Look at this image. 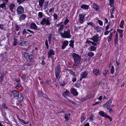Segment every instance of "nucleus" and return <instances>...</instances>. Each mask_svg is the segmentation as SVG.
Masks as SVG:
<instances>
[{
	"label": "nucleus",
	"mask_w": 126,
	"mask_h": 126,
	"mask_svg": "<svg viewBox=\"0 0 126 126\" xmlns=\"http://www.w3.org/2000/svg\"><path fill=\"white\" fill-rule=\"evenodd\" d=\"M63 23L62 22L56 25V27L58 28V33L62 38L68 39L71 38L72 37V35L70 34L71 30L68 28H67L66 31L64 30L63 33L62 32L65 27V26L63 24Z\"/></svg>",
	"instance_id": "f257e3e1"
},
{
	"label": "nucleus",
	"mask_w": 126,
	"mask_h": 126,
	"mask_svg": "<svg viewBox=\"0 0 126 126\" xmlns=\"http://www.w3.org/2000/svg\"><path fill=\"white\" fill-rule=\"evenodd\" d=\"M72 56L74 61V67L78 66L81 60V57L79 54L75 53H73Z\"/></svg>",
	"instance_id": "f03ea898"
},
{
	"label": "nucleus",
	"mask_w": 126,
	"mask_h": 126,
	"mask_svg": "<svg viewBox=\"0 0 126 126\" xmlns=\"http://www.w3.org/2000/svg\"><path fill=\"white\" fill-rule=\"evenodd\" d=\"M50 21V19L49 17H46L43 19L40 22V24L42 25L46 24V25H49L51 24Z\"/></svg>",
	"instance_id": "7ed1b4c3"
},
{
	"label": "nucleus",
	"mask_w": 126,
	"mask_h": 126,
	"mask_svg": "<svg viewBox=\"0 0 126 126\" xmlns=\"http://www.w3.org/2000/svg\"><path fill=\"white\" fill-rule=\"evenodd\" d=\"M60 66V65L59 64L55 68V73L56 79L59 78L60 77L59 74L61 72Z\"/></svg>",
	"instance_id": "20e7f679"
},
{
	"label": "nucleus",
	"mask_w": 126,
	"mask_h": 126,
	"mask_svg": "<svg viewBox=\"0 0 126 126\" xmlns=\"http://www.w3.org/2000/svg\"><path fill=\"white\" fill-rule=\"evenodd\" d=\"M16 11L18 14L20 15L24 13V9L23 7L21 6H20L18 7L17 8Z\"/></svg>",
	"instance_id": "39448f33"
},
{
	"label": "nucleus",
	"mask_w": 126,
	"mask_h": 126,
	"mask_svg": "<svg viewBox=\"0 0 126 126\" xmlns=\"http://www.w3.org/2000/svg\"><path fill=\"white\" fill-rule=\"evenodd\" d=\"M30 28L31 29H33L35 30H40V28H37L36 24L32 22L30 24Z\"/></svg>",
	"instance_id": "423d86ee"
},
{
	"label": "nucleus",
	"mask_w": 126,
	"mask_h": 126,
	"mask_svg": "<svg viewBox=\"0 0 126 126\" xmlns=\"http://www.w3.org/2000/svg\"><path fill=\"white\" fill-rule=\"evenodd\" d=\"M88 74V72L86 71H84L81 72L80 74L81 77L80 79V80L81 81L83 79L86 78Z\"/></svg>",
	"instance_id": "0eeeda50"
},
{
	"label": "nucleus",
	"mask_w": 126,
	"mask_h": 126,
	"mask_svg": "<svg viewBox=\"0 0 126 126\" xmlns=\"http://www.w3.org/2000/svg\"><path fill=\"white\" fill-rule=\"evenodd\" d=\"M85 14L84 15L80 14L79 15V23L81 24L83 23L84 22V20L85 18Z\"/></svg>",
	"instance_id": "6e6552de"
},
{
	"label": "nucleus",
	"mask_w": 126,
	"mask_h": 126,
	"mask_svg": "<svg viewBox=\"0 0 126 126\" xmlns=\"http://www.w3.org/2000/svg\"><path fill=\"white\" fill-rule=\"evenodd\" d=\"M27 31L29 32H30L31 33L33 34L34 33V32L30 30H28L27 29H23V31L22 32V35L26 36V35H25V34H29V33H28Z\"/></svg>",
	"instance_id": "1a4fd4ad"
},
{
	"label": "nucleus",
	"mask_w": 126,
	"mask_h": 126,
	"mask_svg": "<svg viewBox=\"0 0 126 126\" xmlns=\"http://www.w3.org/2000/svg\"><path fill=\"white\" fill-rule=\"evenodd\" d=\"M89 39L93 40L94 42H97L99 41L98 35L96 34L95 35L93 36L92 38H89Z\"/></svg>",
	"instance_id": "9d476101"
},
{
	"label": "nucleus",
	"mask_w": 126,
	"mask_h": 126,
	"mask_svg": "<svg viewBox=\"0 0 126 126\" xmlns=\"http://www.w3.org/2000/svg\"><path fill=\"white\" fill-rule=\"evenodd\" d=\"M17 99L19 102H21L23 99L24 97L23 94L21 93H19L17 96Z\"/></svg>",
	"instance_id": "9b49d317"
},
{
	"label": "nucleus",
	"mask_w": 126,
	"mask_h": 126,
	"mask_svg": "<svg viewBox=\"0 0 126 126\" xmlns=\"http://www.w3.org/2000/svg\"><path fill=\"white\" fill-rule=\"evenodd\" d=\"M39 95L42 97H44L45 99H49V98L48 96L46 95V94H44L42 92H40L39 93Z\"/></svg>",
	"instance_id": "f8f14e48"
},
{
	"label": "nucleus",
	"mask_w": 126,
	"mask_h": 126,
	"mask_svg": "<svg viewBox=\"0 0 126 126\" xmlns=\"http://www.w3.org/2000/svg\"><path fill=\"white\" fill-rule=\"evenodd\" d=\"M70 94L69 91L66 90L65 92H63L62 95L67 99V97L69 96Z\"/></svg>",
	"instance_id": "ddd939ff"
},
{
	"label": "nucleus",
	"mask_w": 126,
	"mask_h": 126,
	"mask_svg": "<svg viewBox=\"0 0 126 126\" xmlns=\"http://www.w3.org/2000/svg\"><path fill=\"white\" fill-rule=\"evenodd\" d=\"M93 73L96 76L100 74V72L99 70L96 69H93L92 71Z\"/></svg>",
	"instance_id": "4468645a"
},
{
	"label": "nucleus",
	"mask_w": 126,
	"mask_h": 126,
	"mask_svg": "<svg viewBox=\"0 0 126 126\" xmlns=\"http://www.w3.org/2000/svg\"><path fill=\"white\" fill-rule=\"evenodd\" d=\"M16 6L13 3H11L10 4L9 6V9L10 11L11 12H13L14 9H15Z\"/></svg>",
	"instance_id": "2eb2a0df"
},
{
	"label": "nucleus",
	"mask_w": 126,
	"mask_h": 126,
	"mask_svg": "<svg viewBox=\"0 0 126 126\" xmlns=\"http://www.w3.org/2000/svg\"><path fill=\"white\" fill-rule=\"evenodd\" d=\"M71 94L77 96L78 94V92L74 88L71 89Z\"/></svg>",
	"instance_id": "dca6fc26"
},
{
	"label": "nucleus",
	"mask_w": 126,
	"mask_h": 126,
	"mask_svg": "<svg viewBox=\"0 0 126 126\" xmlns=\"http://www.w3.org/2000/svg\"><path fill=\"white\" fill-rule=\"evenodd\" d=\"M68 44V41L67 40L64 41L63 43V44L62 46V48L63 49H64Z\"/></svg>",
	"instance_id": "f3484780"
},
{
	"label": "nucleus",
	"mask_w": 126,
	"mask_h": 126,
	"mask_svg": "<svg viewBox=\"0 0 126 126\" xmlns=\"http://www.w3.org/2000/svg\"><path fill=\"white\" fill-rule=\"evenodd\" d=\"M94 9L96 11H99V6L95 3H94L93 5Z\"/></svg>",
	"instance_id": "a211bd4d"
},
{
	"label": "nucleus",
	"mask_w": 126,
	"mask_h": 126,
	"mask_svg": "<svg viewBox=\"0 0 126 126\" xmlns=\"http://www.w3.org/2000/svg\"><path fill=\"white\" fill-rule=\"evenodd\" d=\"M48 57L49 58L50 56L54 55L55 52L53 49H50L48 51Z\"/></svg>",
	"instance_id": "6ab92c4d"
},
{
	"label": "nucleus",
	"mask_w": 126,
	"mask_h": 126,
	"mask_svg": "<svg viewBox=\"0 0 126 126\" xmlns=\"http://www.w3.org/2000/svg\"><path fill=\"white\" fill-rule=\"evenodd\" d=\"M18 44L19 46H27L28 44V43L27 41H23Z\"/></svg>",
	"instance_id": "aec40b11"
},
{
	"label": "nucleus",
	"mask_w": 126,
	"mask_h": 126,
	"mask_svg": "<svg viewBox=\"0 0 126 126\" xmlns=\"http://www.w3.org/2000/svg\"><path fill=\"white\" fill-rule=\"evenodd\" d=\"M11 92L13 95V96L15 97H17L18 96V94H19L17 92L16 90H14L11 91Z\"/></svg>",
	"instance_id": "412c9836"
},
{
	"label": "nucleus",
	"mask_w": 126,
	"mask_h": 126,
	"mask_svg": "<svg viewBox=\"0 0 126 126\" xmlns=\"http://www.w3.org/2000/svg\"><path fill=\"white\" fill-rule=\"evenodd\" d=\"M29 59L31 62H33L34 61L33 59L34 58V56L32 54H30L29 55L28 57Z\"/></svg>",
	"instance_id": "4be33fe9"
},
{
	"label": "nucleus",
	"mask_w": 126,
	"mask_h": 126,
	"mask_svg": "<svg viewBox=\"0 0 126 126\" xmlns=\"http://www.w3.org/2000/svg\"><path fill=\"white\" fill-rule=\"evenodd\" d=\"M44 1L45 0H39V5L40 8L43 7Z\"/></svg>",
	"instance_id": "5701e85b"
},
{
	"label": "nucleus",
	"mask_w": 126,
	"mask_h": 126,
	"mask_svg": "<svg viewBox=\"0 0 126 126\" xmlns=\"http://www.w3.org/2000/svg\"><path fill=\"white\" fill-rule=\"evenodd\" d=\"M66 70L68 71L69 72V73L71 75H72L74 77L76 75L75 73L72 70L69 69L68 68L66 69Z\"/></svg>",
	"instance_id": "b1692460"
},
{
	"label": "nucleus",
	"mask_w": 126,
	"mask_h": 126,
	"mask_svg": "<svg viewBox=\"0 0 126 126\" xmlns=\"http://www.w3.org/2000/svg\"><path fill=\"white\" fill-rule=\"evenodd\" d=\"M89 6L86 4H82L81 6V8L85 10H88V9Z\"/></svg>",
	"instance_id": "393cba45"
},
{
	"label": "nucleus",
	"mask_w": 126,
	"mask_h": 126,
	"mask_svg": "<svg viewBox=\"0 0 126 126\" xmlns=\"http://www.w3.org/2000/svg\"><path fill=\"white\" fill-rule=\"evenodd\" d=\"M99 114L101 116L105 118H106L107 115L104 112L102 111L99 112Z\"/></svg>",
	"instance_id": "a878e982"
},
{
	"label": "nucleus",
	"mask_w": 126,
	"mask_h": 126,
	"mask_svg": "<svg viewBox=\"0 0 126 126\" xmlns=\"http://www.w3.org/2000/svg\"><path fill=\"white\" fill-rule=\"evenodd\" d=\"M52 34L51 33H50L49 34L48 37V41L49 44H50L51 43V39L52 38Z\"/></svg>",
	"instance_id": "bb28decb"
},
{
	"label": "nucleus",
	"mask_w": 126,
	"mask_h": 126,
	"mask_svg": "<svg viewBox=\"0 0 126 126\" xmlns=\"http://www.w3.org/2000/svg\"><path fill=\"white\" fill-rule=\"evenodd\" d=\"M113 99V98L112 97L110 98V99L109 100L107 101L105 104V105H110L111 104L112 102V100Z\"/></svg>",
	"instance_id": "cd10ccee"
},
{
	"label": "nucleus",
	"mask_w": 126,
	"mask_h": 126,
	"mask_svg": "<svg viewBox=\"0 0 126 126\" xmlns=\"http://www.w3.org/2000/svg\"><path fill=\"white\" fill-rule=\"evenodd\" d=\"M70 115V113L65 114L64 117L66 119V121H68L69 120V117Z\"/></svg>",
	"instance_id": "c85d7f7f"
},
{
	"label": "nucleus",
	"mask_w": 126,
	"mask_h": 126,
	"mask_svg": "<svg viewBox=\"0 0 126 126\" xmlns=\"http://www.w3.org/2000/svg\"><path fill=\"white\" fill-rule=\"evenodd\" d=\"M112 32H111L110 33L108 39V42H110L111 41L112 37Z\"/></svg>",
	"instance_id": "c756f323"
},
{
	"label": "nucleus",
	"mask_w": 126,
	"mask_h": 126,
	"mask_svg": "<svg viewBox=\"0 0 126 126\" xmlns=\"http://www.w3.org/2000/svg\"><path fill=\"white\" fill-rule=\"evenodd\" d=\"M109 5L111 7H114V0H110L109 1Z\"/></svg>",
	"instance_id": "7c9ffc66"
},
{
	"label": "nucleus",
	"mask_w": 126,
	"mask_h": 126,
	"mask_svg": "<svg viewBox=\"0 0 126 126\" xmlns=\"http://www.w3.org/2000/svg\"><path fill=\"white\" fill-rule=\"evenodd\" d=\"M70 43L69 44V46L72 48H73L74 47V42L72 40H71L70 41Z\"/></svg>",
	"instance_id": "2f4dec72"
},
{
	"label": "nucleus",
	"mask_w": 126,
	"mask_h": 126,
	"mask_svg": "<svg viewBox=\"0 0 126 126\" xmlns=\"http://www.w3.org/2000/svg\"><path fill=\"white\" fill-rule=\"evenodd\" d=\"M89 48L90 49V50L91 51H94L96 50V47L92 46L90 47Z\"/></svg>",
	"instance_id": "473e14b6"
},
{
	"label": "nucleus",
	"mask_w": 126,
	"mask_h": 126,
	"mask_svg": "<svg viewBox=\"0 0 126 126\" xmlns=\"http://www.w3.org/2000/svg\"><path fill=\"white\" fill-rule=\"evenodd\" d=\"M26 17V15L25 14H22L20 16V20L24 19Z\"/></svg>",
	"instance_id": "72a5a7b5"
},
{
	"label": "nucleus",
	"mask_w": 126,
	"mask_h": 126,
	"mask_svg": "<svg viewBox=\"0 0 126 126\" xmlns=\"http://www.w3.org/2000/svg\"><path fill=\"white\" fill-rule=\"evenodd\" d=\"M24 56V57L26 59L28 58L29 57L28 53L27 52H24L23 54Z\"/></svg>",
	"instance_id": "f704fd0d"
},
{
	"label": "nucleus",
	"mask_w": 126,
	"mask_h": 126,
	"mask_svg": "<svg viewBox=\"0 0 126 126\" xmlns=\"http://www.w3.org/2000/svg\"><path fill=\"white\" fill-rule=\"evenodd\" d=\"M17 40L16 38L14 39V42L13 43V45L14 46H15L17 45Z\"/></svg>",
	"instance_id": "c9c22d12"
},
{
	"label": "nucleus",
	"mask_w": 126,
	"mask_h": 126,
	"mask_svg": "<svg viewBox=\"0 0 126 126\" xmlns=\"http://www.w3.org/2000/svg\"><path fill=\"white\" fill-rule=\"evenodd\" d=\"M69 22V20L67 18L64 20L63 22V24L64 25H66Z\"/></svg>",
	"instance_id": "e433bc0d"
},
{
	"label": "nucleus",
	"mask_w": 126,
	"mask_h": 126,
	"mask_svg": "<svg viewBox=\"0 0 126 126\" xmlns=\"http://www.w3.org/2000/svg\"><path fill=\"white\" fill-rule=\"evenodd\" d=\"M124 24V20H122L120 23V27L121 28H123L124 27L123 25Z\"/></svg>",
	"instance_id": "4c0bfd02"
},
{
	"label": "nucleus",
	"mask_w": 126,
	"mask_h": 126,
	"mask_svg": "<svg viewBox=\"0 0 126 126\" xmlns=\"http://www.w3.org/2000/svg\"><path fill=\"white\" fill-rule=\"evenodd\" d=\"M110 105H104L103 106L104 108H106L107 109H109L110 108H111V106H110Z\"/></svg>",
	"instance_id": "58836bf2"
},
{
	"label": "nucleus",
	"mask_w": 126,
	"mask_h": 126,
	"mask_svg": "<svg viewBox=\"0 0 126 126\" xmlns=\"http://www.w3.org/2000/svg\"><path fill=\"white\" fill-rule=\"evenodd\" d=\"M87 24L89 25H90L92 27H94V24L92 22H90L87 23Z\"/></svg>",
	"instance_id": "ea45409f"
},
{
	"label": "nucleus",
	"mask_w": 126,
	"mask_h": 126,
	"mask_svg": "<svg viewBox=\"0 0 126 126\" xmlns=\"http://www.w3.org/2000/svg\"><path fill=\"white\" fill-rule=\"evenodd\" d=\"M87 55L89 57H92L94 56V53L93 52H89L88 53Z\"/></svg>",
	"instance_id": "a19ab883"
},
{
	"label": "nucleus",
	"mask_w": 126,
	"mask_h": 126,
	"mask_svg": "<svg viewBox=\"0 0 126 126\" xmlns=\"http://www.w3.org/2000/svg\"><path fill=\"white\" fill-rule=\"evenodd\" d=\"M111 73L112 74H113L114 72V67L113 66H111Z\"/></svg>",
	"instance_id": "79ce46f5"
},
{
	"label": "nucleus",
	"mask_w": 126,
	"mask_h": 126,
	"mask_svg": "<svg viewBox=\"0 0 126 126\" xmlns=\"http://www.w3.org/2000/svg\"><path fill=\"white\" fill-rule=\"evenodd\" d=\"M78 80L77 82V83L76 84L75 86H76V87L79 88L80 87V86L81 85V84L80 83H78Z\"/></svg>",
	"instance_id": "37998d69"
},
{
	"label": "nucleus",
	"mask_w": 126,
	"mask_h": 126,
	"mask_svg": "<svg viewBox=\"0 0 126 126\" xmlns=\"http://www.w3.org/2000/svg\"><path fill=\"white\" fill-rule=\"evenodd\" d=\"M5 5L6 4H5V3H3L0 5V8H1L2 9H4V8H5Z\"/></svg>",
	"instance_id": "c03bdc74"
},
{
	"label": "nucleus",
	"mask_w": 126,
	"mask_h": 126,
	"mask_svg": "<svg viewBox=\"0 0 126 126\" xmlns=\"http://www.w3.org/2000/svg\"><path fill=\"white\" fill-rule=\"evenodd\" d=\"M54 18L55 20H57L58 19V16L56 13H54L53 15Z\"/></svg>",
	"instance_id": "a18cd8bd"
},
{
	"label": "nucleus",
	"mask_w": 126,
	"mask_h": 126,
	"mask_svg": "<svg viewBox=\"0 0 126 126\" xmlns=\"http://www.w3.org/2000/svg\"><path fill=\"white\" fill-rule=\"evenodd\" d=\"M2 106L3 108L5 109H7L8 108V107L7 106L5 103H3L2 105Z\"/></svg>",
	"instance_id": "49530a36"
},
{
	"label": "nucleus",
	"mask_w": 126,
	"mask_h": 126,
	"mask_svg": "<svg viewBox=\"0 0 126 126\" xmlns=\"http://www.w3.org/2000/svg\"><path fill=\"white\" fill-rule=\"evenodd\" d=\"M45 45L47 47V48L48 49L49 47V46L48 44V41L46 40L45 42Z\"/></svg>",
	"instance_id": "de8ad7c7"
},
{
	"label": "nucleus",
	"mask_w": 126,
	"mask_h": 126,
	"mask_svg": "<svg viewBox=\"0 0 126 126\" xmlns=\"http://www.w3.org/2000/svg\"><path fill=\"white\" fill-rule=\"evenodd\" d=\"M117 32H118L120 34H123V30L120 29H117Z\"/></svg>",
	"instance_id": "09e8293b"
},
{
	"label": "nucleus",
	"mask_w": 126,
	"mask_h": 126,
	"mask_svg": "<svg viewBox=\"0 0 126 126\" xmlns=\"http://www.w3.org/2000/svg\"><path fill=\"white\" fill-rule=\"evenodd\" d=\"M118 38H115L114 40V43L115 45H117L118 44Z\"/></svg>",
	"instance_id": "8fccbe9b"
},
{
	"label": "nucleus",
	"mask_w": 126,
	"mask_h": 126,
	"mask_svg": "<svg viewBox=\"0 0 126 126\" xmlns=\"http://www.w3.org/2000/svg\"><path fill=\"white\" fill-rule=\"evenodd\" d=\"M18 119L19 120V121H20L22 122V123L23 124H26L27 123H26L25 121L24 120L22 119H21L20 118H19V117H18Z\"/></svg>",
	"instance_id": "3c124183"
},
{
	"label": "nucleus",
	"mask_w": 126,
	"mask_h": 126,
	"mask_svg": "<svg viewBox=\"0 0 126 126\" xmlns=\"http://www.w3.org/2000/svg\"><path fill=\"white\" fill-rule=\"evenodd\" d=\"M67 99L68 101H69V102H70L71 103H72V104H74V105H75L76 103H75V102H74V101H72V100L69 99H68V98H67Z\"/></svg>",
	"instance_id": "603ef678"
},
{
	"label": "nucleus",
	"mask_w": 126,
	"mask_h": 126,
	"mask_svg": "<svg viewBox=\"0 0 126 126\" xmlns=\"http://www.w3.org/2000/svg\"><path fill=\"white\" fill-rule=\"evenodd\" d=\"M15 28L16 30L17 31H18L19 30L20 28L19 26L17 25H16L15 26Z\"/></svg>",
	"instance_id": "864d4df0"
},
{
	"label": "nucleus",
	"mask_w": 126,
	"mask_h": 126,
	"mask_svg": "<svg viewBox=\"0 0 126 126\" xmlns=\"http://www.w3.org/2000/svg\"><path fill=\"white\" fill-rule=\"evenodd\" d=\"M21 86V84L20 83H18L17 85L15 86V88L16 89H17L20 86Z\"/></svg>",
	"instance_id": "5fc2aeb1"
},
{
	"label": "nucleus",
	"mask_w": 126,
	"mask_h": 126,
	"mask_svg": "<svg viewBox=\"0 0 126 126\" xmlns=\"http://www.w3.org/2000/svg\"><path fill=\"white\" fill-rule=\"evenodd\" d=\"M26 65L28 66H32L33 65L32 63H31L30 62H29L27 63L26 64Z\"/></svg>",
	"instance_id": "6e6d98bb"
},
{
	"label": "nucleus",
	"mask_w": 126,
	"mask_h": 126,
	"mask_svg": "<svg viewBox=\"0 0 126 126\" xmlns=\"http://www.w3.org/2000/svg\"><path fill=\"white\" fill-rule=\"evenodd\" d=\"M43 14L41 12H39L38 13V16L40 18L42 17Z\"/></svg>",
	"instance_id": "4d7b16f0"
},
{
	"label": "nucleus",
	"mask_w": 126,
	"mask_h": 126,
	"mask_svg": "<svg viewBox=\"0 0 126 126\" xmlns=\"http://www.w3.org/2000/svg\"><path fill=\"white\" fill-rule=\"evenodd\" d=\"M26 76L25 75H23L22 77V79L23 80L25 81L26 79Z\"/></svg>",
	"instance_id": "13d9d810"
},
{
	"label": "nucleus",
	"mask_w": 126,
	"mask_h": 126,
	"mask_svg": "<svg viewBox=\"0 0 126 126\" xmlns=\"http://www.w3.org/2000/svg\"><path fill=\"white\" fill-rule=\"evenodd\" d=\"M98 23L99 25L100 26H102L103 25V22L101 21V20H98Z\"/></svg>",
	"instance_id": "bf43d9fd"
},
{
	"label": "nucleus",
	"mask_w": 126,
	"mask_h": 126,
	"mask_svg": "<svg viewBox=\"0 0 126 126\" xmlns=\"http://www.w3.org/2000/svg\"><path fill=\"white\" fill-rule=\"evenodd\" d=\"M106 118H108L110 121H111L112 120V118L110 116L108 115L107 116Z\"/></svg>",
	"instance_id": "052dcab7"
},
{
	"label": "nucleus",
	"mask_w": 126,
	"mask_h": 126,
	"mask_svg": "<svg viewBox=\"0 0 126 126\" xmlns=\"http://www.w3.org/2000/svg\"><path fill=\"white\" fill-rule=\"evenodd\" d=\"M85 119V118L83 116H82L81 117V122H82Z\"/></svg>",
	"instance_id": "680f3d73"
},
{
	"label": "nucleus",
	"mask_w": 126,
	"mask_h": 126,
	"mask_svg": "<svg viewBox=\"0 0 126 126\" xmlns=\"http://www.w3.org/2000/svg\"><path fill=\"white\" fill-rule=\"evenodd\" d=\"M101 28L100 27L98 26L97 27H96L95 28L96 30H97V32H98L100 31V29Z\"/></svg>",
	"instance_id": "e2e57ef3"
},
{
	"label": "nucleus",
	"mask_w": 126,
	"mask_h": 126,
	"mask_svg": "<svg viewBox=\"0 0 126 126\" xmlns=\"http://www.w3.org/2000/svg\"><path fill=\"white\" fill-rule=\"evenodd\" d=\"M0 28L2 30L4 29V25L3 24H0Z\"/></svg>",
	"instance_id": "0e129e2a"
},
{
	"label": "nucleus",
	"mask_w": 126,
	"mask_h": 126,
	"mask_svg": "<svg viewBox=\"0 0 126 126\" xmlns=\"http://www.w3.org/2000/svg\"><path fill=\"white\" fill-rule=\"evenodd\" d=\"M110 32L109 31H106L104 33V34L105 35H107Z\"/></svg>",
	"instance_id": "69168bd1"
},
{
	"label": "nucleus",
	"mask_w": 126,
	"mask_h": 126,
	"mask_svg": "<svg viewBox=\"0 0 126 126\" xmlns=\"http://www.w3.org/2000/svg\"><path fill=\"white\" fill-rule=\"evenodd\" d=\"M77 80V79L76 78L74 77H73L72 78V81L73 82H76Z\"/></svg>",
	"instance_id": "338daca9"
},
{
	"label": "nucleus",
	"mask_w": 126,
	"mask_h": 126,
	"mask_svg": "<svg viewBox=\"0 0 126 126\" xmlns=\"http://www.w3.org/2000/svg\"><path fill=\"white\" fill-rule=\"evenodd\" d=\"M0 78L1 79L0 81L2 82L3 80V76L1 75L0 77Z\"/></svg>",
	"instance_id": "774afa93"
}]
</instances>
